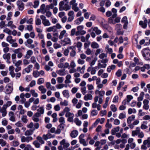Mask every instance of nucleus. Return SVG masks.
<instances>
[{
    "label": "nucleus",
    "mask_w": 150,
    "mask_h": 150,
    "mask_svg": "<svg viewBox=\"0 0 150 150\" xmlns=\"http://www.w3.org/2000/svg\"><path fill=\"white\" fill-rule=\"evenodd\" d=\"M33 52L31 50H29L27 51L25 55V57L26 58L29 59L30 56L33 54Z\"/></svg>",
    "instance_id": "obj_30"
},
{
    "label": "nucleus",
    "mask_w": 150,
    "mask_h": 150,
    "mask_svg": "<svg viewBox=\"0 0 150 150\" xmlns=\"http://www.w3.org/2000/svg\"><path fill=\"white\" fill-rule=\"evenodd\" d=\"M106 49L107 50V52L108 53L110 54H111L113 52V50L112 48H110L108 45H107L106 46Z\"/></svg>",
    "instance_id": "obj_52"
},
{
    "label": "nucleus",
    "mask_w": 150,
    "mask_h": 150,
    "mask_svg": "<svg viewBox=\"0 0 150 150\" xmlns=\"http://www.w3.org/2000/svg\"><path fill=\"white\" fill-rule=\"evenodd\" d=\"M29 102L30 103L33 102L34 104L37 105L39 103V99L38 98L35 99L34 97H32L29 99Z\"/></svg>",
    "instance_id": "obj_16"
},
{
    "label": "nucleus",
    "mask_w": 150,
    "mask_h": 150,
    "mask_svg": "<svg viewBox=\"0 0 150 150\" xmlns=\"http://www.w3.org/2000/svg\"><path fill=\"white\" fill-rule=\"evenodd\" d=\"M107 54L104 53L101 54L99 56V57L102 59H104L105 58H107Z\"/></svg>",
    "instance_id": "obj_55"
},
{
    "label": "nucleus",
    "mask_w": 150,
    "mask_h": 150,
    "mask_svg": "<svg viewBox=\"0 0 150 150\" xmlns=\"http://www.w3.org/2000/svg\"><path fill=\"white\" fill-rule=\"evenodd\" d=\"M62 93L64 96L67 98L69 97V94L67 90H64L62 92Z\"/></svg>",
    "instance_id": "obj_42"
},
{
    "label": "nucleus",
    "mask_w": 150,
    "mask_h": 150,
    "mask_svg": "<svg viewBox=\"0 0 150 150\" xmlns=\"http://www.w3.org/2000/svg\"><path fill=\"white\" fill-rule=\"evenodd\" d=\"M142 53L143 57L146 60H150V50L147 48L144 49Z\"/></svg>",
    "instance_id": "obj_4"
},
{
    "label": "nucleus",
    "mask_w": 150,
    "mask_h": 150,
    "mask_svg": "<svg viewBox=\"0 0 150 150\" xmlns=\"http://www.w3.org/2000/svg\"><path fill=\"white\" fill-rule=\"evenodd\" d=\"M37 111L38 112H37L36 113H39L41 116V115H42L44 113V107L43 106H41L37 110Z\"/></svg>",
    "instance_id": "obj_24"
},
{
    "label": "nucleus",
    "mask_w": 150,
    "mask_h": 150,
    "mask_svg": "<svg viewBox=\"0 0 150 150\" xmlns=\"http://www.w3.org/2000/svg\"><path fill=\"white\" fill-rule=\"evenodd\" d=\"M135 118V116L132 115L131 116L129 117L127 119V122L128 124H130L132 121Z\"/></svg>",
    "instance_id": "obj_34"
},
{
    "label": "nucleus",
    "mask_w": 150,
    "mask_h": 150,
    "mask_svg": "<svg viewBox=\"0 0 150 150\" xmlns=\"http://www.w3.org/2000/svg\"><path fill=\"white\" fill-rule=\"evenodd\" d=\"M113 18L111 17H110L108 19V22L110 24H115V20H114L113 19Z\"/></svg>",
    "instance_id": "obj_59"
},
{
    "label": "nucleus",
    "mask_w": 150,
    "mask_h": 150,
    "mask_svg": "<svg viewBox=\"0 0 150 150\" xmlns=\"http://www.w3.org/2000/svg\"><path fill=\"white\" fill-rule=\"evenodd\" d=\"M98 96H96L94 98V102L92 104V107L93 108H96L97 106V102L98 101Z\"/></svg>",
    "instance_id": "obj_23"
},
{
    "label": "nucleus",
    "mask_w": 150,
    "mask_h": 150,
    "mask_svg": "<svg viewBox=\"0 0 150 150\" xmlns=\"http://www.w3.org/2000/svg\"><path fill=\"white\" fill-rule=\"evenodd\" d=\"M60 105L62 106H67L68 105V102L66 100H64L63 101H61L60 103Z\"/></svg>",
    "instance_id": "obj_62"
},
{
    "label": "nucleus",
    "mask_w": 150,
    "mask_h": 150,
    "mask_svg": "<svg viewBox=\"0 0 150 150\" xmlns=\"http://www.w3.org/2000/svg\"><path fill=\"white\" fill-rule=\"evenodd\" d=\"M122 28V25L120 24H117L115 25V29L118 35H122L123 32L121 31Z\"/></svg>",
    "instance_id": "obj_12"
},
{
    "label": "nucleus",
    "mask_w": 150,
    "mask_h": 150,
    "mask_svg": "<svg viewBox=\"0 0 150 150\" xmlns=\"http://www.w3.org/2000/svg\"><path fill=\"white\" fill-rule=\"evenodd\" d=\"M33 41L31 39H28L26 42L24 43L26 47L30 48L31 49H33L35 47V45L34 44H32L33 43Z\"/></svg>",
    "instance_id": "obj_8"
},
{
    "label": "nucleus",
    "mask_w": 150,
    "mask_h": 150,
    "mask_svg": "<svg viewBox=\"0 0 150 150\" xmlns=\"http://www.w3.org/2000/svg\"><path fill=\"white\" fill-rule=\"evenodd\" d=\"M93 96L91 94H87L85 95L84 97L85 100H91L92 99Z\"/></svg>",
    "instance_id": "obj_39"
},
{
    "label": "nucleus",
    "mask_w": 150,
    "mask_h": 150,
    "mask_svg": "<svg viewBox=\"0 0 150 150\" xmlns=\"http://www.w3.org/2000/svg\"><path fill=\"white\" fill-rule=\"evenodd\" d=\"M112 12L113 13V14L112 15V18H115L117 16V10L115 8H113L112 9Z\"/></svg>",
    "instance_id": "obj_40"
},
{
    "label": "nucleus",
    "mask_w": 150,
    "mask_h": 150,
    "mask_svg": "<svg viewBox=\"0 0 150 150\" xmlns=\"http://www.w3.org/2000/svg\"><path fill=\"white\" fill-rule=\"evenodd\" d=\"M14 113L11 111H10L8 113V115L10 117L9 120L12 122H15V118L14 116Z\"/></svg>",
    "instance_id": "obj_27"
},
{
    "label": "nucleus",
    "mask_w": 150,
    "mask_h": 150,
    "mask_svg": "<svg viewBox=\"0 0 150 150\" xmlns=\"http://www.w3.org/2000/svg\"><path fill=\"white\" fill-rule=\"evenodd\" d=\"M70 5H71L72 9L75 11L77 12L79 10V8L77 7L78 4L76 3V0H72L70 2Z\"/></svg>",
    "instance_id": "obj_6"
},
{
    "label": "nucleus",
    "mask_w": 150,
    "mask_h": 150,
    "mask_svg": "<svg viewBox=\"0 0 150 150\" xmlns=\"http://www.w3.org/2000/svg\"><path fill=\"white\" fill-rule=\"evenodd\" d=\"M12 104V102L10 101H7L6 103L4 104L3 106L7 108V107H10Z\"/></svg>",
    "instance_id": "obj_51"
},
{
    "label": "nucleus",
    "mask_w": 150,
    "mask_h": 150,
    "mask_svg": "<svg viewBox=\"0 0 150 150\" xmlns=\"http://www.w3.org/2000/svg\"><path fill=\"white\" fill-rule=\"evenodd\" d=\"M71 9V6L67 4H64V2L61 1L59 4V9L60 11L64 10L67 11Z\"/></svg>",
    "instance_id": "obj_2"
},
{
    "label": "nucleus",
    "mask_w": 150,
    "mask_h": 150,
    "mask_svg": "<svg viewBox=\"0 0 150 150\" xmlns=\"http://www.w3.org/2000/svg\"><path fill=\"white\" fill-rule=\"evenodd\" d=\"M64 86L66 87H67V86H65V85L63 83L59 84L56 86V87L57 89H61L63 88Z\"/></svg>",
    "instance_id": "obj_57"
},
{
    "label": "nucleus",
    "mask_w": 150,
    "mask_h": 150,
    "mask_svg": "<svg viewBox=\"0 0 150 150\" xmlns=\"http://www.w3.org/2000/svg\"><path fill=\"white\" fill-rule=\"evenodd\" d=\"M17 4L19 10L22 11L24 9V5L22 1L20 0L18 1L17 2Z\"/></svg>",
    "instance_id": "obj_15"
},
{
    "label": "nucleus",
    "mask_w": 150,
    "mask_h": 150,
    "mask_svg": "<svg viewBox=\"0 0 150 150\" xmlns=\"http://www.w3.org/2000/svg\"><path fill=\"white\" fill-rule=\"evenodd\" d=\"M14 67L13 66H11L9 67V73L12 78H14L15 76V74L14 71Z\"/></svg>",
    "instance_id": "obj_19"
},
{
    "label": "nucleus",
    "mask_w": 150,
    "mask_h": 150,
    "mask_svg": "<svg viewBox=\"0 0 150 150\" xmlns=\"http://www.w3.org/2000/svg\"><path fill=\"white\" fill-rule=\"evenodd\" d=\"M40 116L39 113H35L33 117V120L35 122H39V119L38 118Z\"/></svg>",
    "instance_id": "obj_18"
},
{
    "label": "nucleus",
    "mask_w": 150,
    "mask_h": 150,
    "mask_svg": "<svg viewBox=\"0 0 150 150\" xmlns=\"http://www.w3.org/2000/svg\"><path fill=\"white\" fill-rule=\"evenodd\" d=\"M6 142L5 141H4L3 139H0V145H1V146H4L6 145Z\"/></svg>",
    "instance_id": "obj_53"
},
{
    "label": "nucleus",
    "mask_w": 150,
    "mask_h": 150,
    "mask_svg": "<svg viewBox=\"0 0 150 150\" xmlns=\"http://www.w3.org/2000/svg\"><path fill=\"white\" fill-rule=\"evenodd\" d=\"M13 63L14 64L15 66L18 67L22 64V61L21 60H19L16 62V60Z\"/></svg>",
    "instance_id": "obj_50"
},
{
    "label": "nucleus",
    "mask_w": 150,
    "mask_h": 150,
    "mask_svg": "<svg viewBox=\"0 0 150 150\" xmlns=\"http://www.w3.org/2000/svg\"><path fill=\"white\" fill-rule=\"evenodd\" d=\"M143 103L144 104L143 108L146 110H148L149 108V106L148 104L149 103V100L146 99H144L143 101Z\"/></svg>",
    "instance_id": "obj_17"
},
{
    "label": "nucleus",
    "mask_w": 150,
    "mask_h": 150,
    "mask_svg": "<svg viewBox=\"0 0 150 150\" xmlns=\"http://www.w3.org/2000/svg\"><path fill=\"white\" fill-rule=\"evenodd\" d=\"M39 90L41 91L42 93H45L47 91L46 89L43 86L41 85L38 87Z\"/></svg>",
    "instance_id": "obj_35"
},
{
    "label": "nucleus",
    "mask_w": 150,
    "mask_h": 150,
    "mask_svg": "<svg viewBox=\"0 0 150 150\" xmlns=\"http://www.w3.org/2000/svg\"><path fill=\"white\" fill-rule=\"evenodd\" d=\"M91 29H93V30L95 32L97 35H99L101 34V31L97 27H95L94 28L92 27Z\"/></svg>",
    "instance_id": "obj_37"
},
{
    "label": "nucleus",
    "mask_w": 150,
    "mask_h": 150,
    "mask_svg": "<svg viewBox=\"0 0 150 150\" xmlns=\"http://www.w3.org/2000/svg\"><path fill=\"white\" fill-rule=\"evenodd\" d=\"M52 137V135L50 133L47 134H43L42 136L43 138L45 140H47L48 139Z\"/></svg>",
    "instance_id": "obj_41"
},
{
    "label": "nucleus",
    "mask_w": 150,
    "mask_h": 150,
    "mask_svg": "<svg viewBox=\"0 0 150 150\" xmlns=\"http://www.w3.org/2000/svg\"><path fill=\"white\" fill-rule=\"evenodd\" d=\"M144 95V93L143 92H141L140 93L139 96L138 98V100L139 101H142L143 99Z\"/></svg>",
    "instance_id": "obj_49"
},
{
    "label": "nucleus",
    "mask_w": 150,
    "mask_h": 150,
    "mask_svg": "<svg viewBox=\"0 0 150 150\" xmlns=\"http://www.w3.org/2000/svg\"><path fill=\"white\" fill-rule=\"evenodd\" d=\"M91 47L93 49L97 48L99 47V45L96 42H93L91 44Z\"/></svg>",
    "instance_id": "obj_47"
},
{
    "label": "nucleus",
    "mask_w": 150,
    "mask_h": 150,
    "mask_svg": "<svg viewBox=\"0 0 150 150\" xmlns=\"http://www.w3.org/2000/svg\"><path fill=\"white\" fill-rule=\"evenodd\" d=\"M6 109V108L3 106L1 109L0 110V112L2 113V115L3 117L5 116L7 114Z\"/></svg>",
    "instance_id": "obj_26"
},
{
    "label": "nucleus",
    "mask_w": 150,
    "mask_h": 150,
    "mask_svg": "<svg viewBox=\"0 0 150 150\" xmlns=\"http://www.w3.org/2000/svg\"><path fill=\"white\" fill-rule=\"evenodd\" d=\"M121 22L124 23L123 28L124 29H127L128 22L127 21V18L126 16L124 17L122 19Z\"/></svg>",
    "instance_id": "obj_13"
},
{
    "label": "nucleus",
    "mask_w": 150,
    "mask_h": 150,
    "mask_svg": "<svg viewBox=\"0 0 150 150\" xmlns=\"http://www.w3.org/2000/svg\"><path fill=\"white\" fill-rule=\"evenodd\" d=\"M6 40L10 44L12 43L13 42H15L16 40L13 39L11 35L8 36L6 38Z\"/></svg>",
    "instance_id": "obj_25"
},
{
    "label": "nucleus",
    "mask_w": 150,
    "mask_h": 150,
    "mask_svg": "<svg viewBox=\"0 0 150 150\" xmlns=\"http://www.w3.org/2000/svg\"><path fill=\"white\" fill-rule=\"evenodd\" d=\"M33 67V65L31 64L29 65L25 69V70L27 73H29L31 69Z\"/></svg>",
    "instance_id": "obj_45"
},
{
    "label": "nucleus",
    "mask_w": 150,
    "mask_h": 150,
    "mask_svg": "<svg viewBox=\"0 0 150 150\" xmlns=\"http://www.w3.org/2000/svg\"><path fill=\"white\" fill-rule=\"evenodd\" d=\"M115 67L116 66L115 65H112L108 67L107 71L108 72H110L111 70L114 69Z\"/></svg>",
    "instance_id": "obj_48"
},
{
    "label": "nucleus",
    "mask_w": 150,
    "mask_h": 150,
    "mask_svg": "<svg viewBox=\"0 0 150 150\" xmlns=\"http://www.w3.org/2000/svg\"><path fill=\"white\" fill-rule=\"evenodd\" d=\"M147 21L146 19H145L144 21H140L139 25L141 26L142 27L144 28H146L147 26Z\"/></svg>",
    "instance_id": "obj_20"
},
{
    "label": "nucleus",
    "mask_w": 150,
    "mask_h": 150,
    "mask_svg": "<svg viewBox=\"0 0 150 150\" xmlns=\"http://www.w3.org/2000/svg\"><path fill=\"white\" fill-rule=\"evenodd\" d=\"M95 93L96 95H98L99 103H102L103 101L102 97L105 95V91H99L98 89H96L95 91Z\"/></svg>",
    "instance_id": "obj_3"
},
{
    "label": "nucleus",
    "mask_w": 150,
    "mask_h": 150,
    "mask_svg": "<svg viewBox=\"0 0 150 150\" xmlns=\"http://www.w3.org/2000/svg\"><path fill=\"white\" fill-rule=\"evenodd\" d=\"M78 134V132L77 130H74L71 132L70 135L72 138L76 137Z\"/></svg>",
    "instance_id": "obj_28"
},
{
    "label": "nucleus",
    "mask_w": 150,
    "mask_h": 150,
    "mask_svg": "<svg viewBox=\"0 0 150 150\" xmlns=\"http://www.w3.org/2000/svg\"><path fill=\"white\" fill-rule=\"evenodd\" d=\"M13 89L12 86L8 85L6 88L5 91V93L6 94H8L11 93Z\"/></svg>",
    "instance_id": "obj_21"
},
{
    "label": "nucleus",
    "mask_w": 150,
    "mask_h": 150,
    "mask_svg": "<svg viewBox=\"0 0 150 150\" xmlns=\"http://www.w3.org/2000/svg\"><path fill=\"white\" fill-rule=\"evenodd\" d=\"M134 61L135 62V63L137 65H142L143 64V62H139V59L137 57H134Z\"/></svg>",
    "instance_id": "obj_46"
},
{
    "label": "nucleus",
    "mask_w": 150,
    "mask_h": 150,
    "mask_svg": "<svg viewBox=\"0 0 150 150\" xmlns=\"http://www.w3.org/2000/svg\"><path fill=\"white\" fill-rule=\"evenodd\" d=\"M108 61V58H105L104 59L98 61V68L100 69L105 68L107 66L106 63H107Z\"/></svg>",
    "instance_id": "obj_5"
},
{
    "label": "nucleus",
    "mask_w": 150,
    "mask_h": 150,
    "mask_svg": "<svg viewBox=\"0 0 150 150\" xmlns=\"http://www.w3.org/2000/svg\"><path fill=\"white\" fill-rule=\"evenodd\" d=\"M111 110L113 112H115L117 110V108L114 105H112L110 107Z\"/></svg>",
    "instance_id": "obj_63"
},
{
    "label": "nucleus",
    "mask_w": 150,
    "mask_h": 150,
    "mask_svg": "<svg viewBox=\"0 0 150 150\" xmlns=\"http://www.w3.org/2000/svg\"><path fill=\"white\" fill-rule=\"evenodd\" d=\"M35 22V24L37 25H40L41 24V21L39 18H36Z\"/></svg>",
    "instance_id": "obj_64"
},
{
    "label": "nucleus",
    "mask_w": 150,
    "mask_h": 150,
    "mask_svg": "<svg viewBox=\"0 0 150 150\" xmlns=\"http://www.w3.org/2000/svg\"><path fill=\"white\" fill-rule=\"evenodd\" d=\"M40 12L42 14H44L46 12V10H45V4H42L40 7V9L38 10L37 11V13H38Z\"/></svg>",
    "instance_id": "obj_14"
},
{
    "label": "nucleus",
    "mask_w": 150,
    "mask_h": 150,
    "mask_svg": "<svg viewBox=\"0 0 150 150\" xmlns=\"http://www.w3.org/2000/svg\"><path fill=\"white\" fill-rule=\"evenodd\" d=\"M120 127L118 126L114 129H112L111 131V133L112 135H115L116 132H118L120 130Z\"/></svg>",
    "instance_id": "obj_29"
},
{
    "label": "nucleus",
    "mask_w": 150,
    "mask_h": 150,
    "mask_svg": "<svg viewBox=\"0 0 150 150\" xmlns=\"http://www.w3.org/2000/svg\"><path fill=\"white\" fill-rule=\"evenodd\" d=\"M83 17H81L77 19L74 22L76 24L79 25L83 21Z\"/></svg>",
    "instance_id": "obj_36"
},
{
    "label": "nucleus",
    "mask_w": 150,
    "mask_h": 150,
    "mask_svg": "<svg viewBox=\"0 0 150 150\" xmlns=\"http://www.w3.org/2000/svg\"><path fill=\"white\" fill-rule=\"evenodd\" d=\"M150 147V144L146 140H144L143 142V144L141 146V149H142L146 150L147 147Z\"/></svg>",
    "instance_id": "obj_11"
},
{
    "label": "nucleus",
    "mask_w": 150,
    "mask_h": 150,
    "mask_svg": "<svg viewBox=\"0 0 150 150\" xmlns=\"http://www.w3.org/2000/svg\"><path fill=\"white\" fill-rule=\"evenodd\" d=\"M33 137L31 136L25 137L22 136L21 137V141L22 142L29 143L30 141L33 140Z\"/></svg>",
    "instance_id": "obj_9"
},
{
    "label": "nucleus",
    "mask_w": 150,
    "mask_h": 150,
    "mask_svg": "<svg viewBox=\"0 0 150 150\" xmlns=\"http://www.w3.org/2000/svg\"><path fill=\"white\" fill-rule=\"evenodd\" d=\"M17 109L19 111L20 114H24L25 112V110L23 109V107L21 105H19L18 106Z\"/></svg>",
    "instance_id": "obj_22"
},
{
    "label": "nucleus",
    "mask_w": 150,
    "mask_h": 150,
    "mask_svg": "<svg viewBox=\"0 0 150 150\" xmlns=\"http://www.w3.org/2000/svg\"><path fill=\"white\" fill-rule=\"evenodd\" d=\"M71 78V76L70 74H68L67 75L66 77V79L65 81V83L66 84L70 83L71 82L70 80Z\"/></svg>",
    "instance_id": "obj_32"
},
{
    "label": "nucleus",
    "mask_w": 150,
    "mask_h": 150,
    "mask_svg": "<svg viewBox=\"0 0 150 150\" xmlns=\"http://www.w3.org/2000/svg\"><path fill=\"white\" fill-rule=\"evenodd\" d=\"M33 129L27 130L25 132L24 134L26 136H29L33 134Z\"/></svg>",
    "instance_id": "obj_31"
},
{
    "label": "nucleus",
    "mask_w": 150,
    "mask_h": 150,
    "mask_svg": "<svg viewBox=\"0 0 150 150\" xmlns=\"http://www.w3.org/2000/svg\"><path fill=\"white\" fill-rule=\"evenodd\" d=\"M74 116V115L71 112H67L65 114L66 117H68L67 119L68 121L71 122H73Z\"/></svg>",
    "instance_id": "obj_10"
},
{
    "label": "nucleus",
    "mask_w": 150,
    "mask_h": 150,
    "mask_svg": "<svg viewBox=\"0 0 150 150\" xmlns=\"http://www.w3.org/2000/svg\"><path fill=\"white\" fill-rule=\"evenodd\" d=\"M132 137L138 136L139 138H142L144 137V134L143 132L140 131V129L139 127H137L136 129L132 131Z\"/></svg>",
    "instance_id": "obj_1"
},
{
    "label": "nucleus",
    "mask_w": 150,
    "mask_h": 150,
    "mask_svg": "<svg viewBox=\"0 0 150 150\" xmlns=\"http://www.w3.org/2000/svg\"><path fill=\"white\" fill-rule=\"evenodd\" d=\"M66 31L65 30H64L61 31L59 37V38L60 39H62L63 38L64 35L66 34Z\"/></svg>",
    "instance_id": "obj_44"
},
{
    "label": "nucleus",
    "mask_w": 150,
    "mask_h": 150,
    "mask_svg": "<svg viewBox=\"0 0 150 150\" xmlns=\"http://www.w3.org/2000/svg\"><path fill=\"white\" fill-rule=\"evenodd\" d=\"M47 30L48 32H50L53 31L55 32L57 30V28H55V27L54 26L50 27L47 29Z\"/></svg>",
    "instance_id": "obj_38"
},
{
    "label": "nucleus",
    "mask_w": 150,
    "mask_h": 150,
    "mask_svg": "<svg viewBox=\"0 0 150 150\" xmlns=\"http://www.w3.org/2000/svg\"><path fill=\"white\" fill-rule=\"evenodd\" d=\"M30 93L32 96L35 98H37L38 96V93L35 92V91L33 89H31L30 91Z\"/></svg>",
    "instance_id": "obj_43"
},
{
    "label": "nucleus",
    "mask_w": 150,
    "mask_h": 150,
    "mask_svg": "<svg viewBox=\"0 0 150 150\" xmlns=\"http://www.w3.org/2000/svg\"><path fill=\"white\" fill-rule=\"evenodd\" d=\"M74 122L76 125L79 126H80L81 124V121L79 120V118H75Z\"/></svg>",
    "instance_id": "obj_54"
},
{
    "label": "nucleus",
    "mask_w": 150,
    "mask_h": 150,
    "mask_svg": "<svg viewBox=\"0 0 150 150\" xmlns=\"http://www.w3.org/2000/svg\"><path fill=\"white\" fill-rule=\"evenodd\" d=\"M27 117L26 115H23L21 117V120L25 123L28 122V120L27 119Z\"/></svg>",
    "instance_id": "obj_56"
},
{
    "label": "nucleus",
    "mask_w": 150,
    "mask_h": 150,
    "mask_svg": "<svg viewBox=\"0 0 150 150\" xmlns=\"http://www.w3.org/2000/svg\"><path fill=\"white\" fill-rule=\"evenodd\" d=\"M3 58L5 60L10 59L11 58V54L10 53H5L3 55Z\"/></svg>",
    "instance_id": "obj_33"
},
{
    "label": "nucleus",
    "mask_w": 150,
    "mask_h": 150,
    "mask_svg": "<svg viewBox=\"0 0 150 150\" xmlns=\"http://www.w3.org/2000/svg\"><path fill=\"white\" fill-rule=\"evenodd\" d=\"M64 70H60L57 71V73L61 76H64L66 74L64 72Z\"/></svg>",
    "instance_id": "obj_58"
},
{
    "label": "nucleus",
    "mask_w": 150,
    "mask_h": 150,
    "mask_svg": "<svg viewBox=\"0 0 150 150\" xmlns=\"http://www.w3.org/2000/svg\"><path fill=\"white\" fill-rule=\"evenodd\" d=\"M86 54L88 55L92 54L93 53L92 51L89 48H87L85 52Z\"/></svg>",
    "instance_id": "obj_60"
},
{
    "label": "nucleus",
    "mask_w": 150,
    "mask_h": 150,
    "mask_svg": "<svg viewBox=\"0 0 150 150\" xmlns=\"http://www.w3.org/2000/svg\"><path fill=\"white\" fill-rule=\"evenodd\" d=\"M79 142L81 144H82L84 146H86L88 145V144L84 139L79 140Z\"/></svg>",
    "instance_id": "obj_61"
},
{
    "label": "nucleus",
    "mask_w": 150,
    "mask_h": 150,
    "mask_svg": "<svg viewBox=\"0 0 150 150\" xmlns=\"http://www.w3.org/2000/svg\"><path fill=\"white\" fill-rule=\"evenodd\" d=\"M42 21V24L45 26H49L50 25L51 23L49 21L46 19V17L44 15H41L40 16Z\"/></svg>",
    "instance_id": "obj_7"
}]
</instances>
